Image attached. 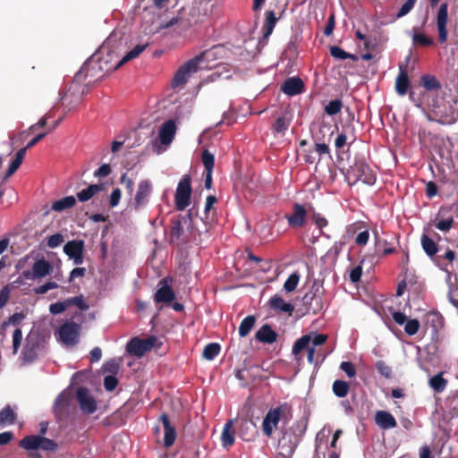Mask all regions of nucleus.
<instances>
[{"label":"nucleus","instance_id":"nucleus-58","mask_svg":"<svg viewBox=\"0 0 458 458\" xmlns=\"http://www.w3.org/2000/svg\"><path fill=\"white\" fill-rule=\"evenodd\" d=\"M340 369L349 377H353L356 376V369L351 361H342Z\"/></svg>","mask_w":458,"mask_h":458},{"label":"nucleus","instance_id":"nucleus-61","mask_svg":"<svg viewBox=\"0 0 458 458\" xmlns=\"http://www.w3.org/2000/svg\"><path fill=\"white\" fill-rule=\"evenodd\" d=\"M121 196H122L121 190L119 188H115L110 195V199H109L110 207H112V208L116 207L120 202Z\"/></svg>","mask_w":458,"mask_h":458},{"label":"nucleus","instance_id":"nucleus-43","mask_svg":"<svg viewBox=\"0 0 458 458\" xmlns=\"http://www.w3.org/2000/svg\"><path fill=\"white\" fill-rule=\"evenodd\" d=\"M310 218H311L312 222L314 223V225L319 229L320 235H323V236H326L328 238L329 236L327 235L323 231V229L328 225L327 219L322 214L316 212V211L312 212Z\"/></svg>","mask_w":458,"mask_h":458},{"label":"nucleus","instance_id":"nucleus-26","mask_svg":"<svg viewBox=\"0 0 458 458\" xmlns=\"http://www.w3.org/2000/svg\"><path fill=\"white\" fill-rule=\"evenodd\" d=\"M71 402V396L66 394H60L54 403V413L56 417L61 418L64 416L68 410V406Z\"/></svg>","mask_w":458,"mask_h":458},{"label":"nucleus","instance_id":"nucleus-16","mask_svg":"<svg viewBox=\"0 0 458 458\" xmlns=\"http://www.w3.org/2000/svg\"><path fill=\"white\" fill-rule=\"evenodd\" d=\"M52 266L45 259H38L32 266V271H24L23 276L27 279L41 278L50 274Z\"/></svg>","mask_w":458,"mask_h":458},{"label":"nucleus","instance_id":"nucleus-33","mask_svg":"<svg viewBox=\"0 0 458 458\" xmlns=\"http://www.w3.org/2000/svg\"><path fill=\"white\" fill-rule=\"evenodd\" d=\"M76 204V199L73 196H67L55 200L52 204V209L56 212H62L65 209L72 208Z\"/></svg>","mask_w":458,"mask_h":458},{"label":"nucleus","instance_id":"nucleus-11","mask_svg":"<svg viewBox=\"0 0 458 458\" xmlns=\"http://www.w3.org/2000/svg\"><path fill=\"white\" fill-rule=\"evenodd\" d=\"M448 22V4L443 3L440 4L436 19V25L437 29V40L440 44H445L448 38L447 31Z\"/></svg>","mask_w":458,"mask_h":458},{"label":"nucleus","instance_id":"nucleus-25","mask_svg":"<svg viewBox=\"0 0 458 458\" xmlns=\"http://www.w3.org/2000/svg\"><path fill=\"white\" fill-rule=\"evenodd\" d=\"M375 421L383 429H389L397 426L394 417L388 411H378L375 415Z\"/></svg>","mask_w":458,"mask_h":458},{"label":"nucleus","instance_id":"nucleus-45","mask_svg":"<svg viewBox=\"0 0 458 458\" xmlns=\"http://www.w3.org/2000/svg\"><path fill=\"white\" fill-rule=\"evenodd\" d=\"M300 281V275L297 272L291 274L284 284V289L287 293L293 292Z\"/></svg>","mask_w":458,"mask_h":458},{"label":"nucleus","instance_id":"nucleus-64","mask_svg":"<svg viewBox=\"0 0 458 458\" xmlns=\"http://www.w3.org/2000/svg\"><path fill=\"white\" fill-rule=\"evenodd\" d=\"M369 238V233L368 230L359 233L355 238V243L357 245H366Z\"/></svg>","mask_w":458,"mask_h":458},{"label":"nucleus","instance_id":"nucleus-36","mask_svg":"<svg viewBox=\"0 0 458 458\" xmlns=\"http://www.w3.org/2000/svg\"><path fill=\"white\" fill-rule=\"evenodd\" d=\"M16 420V413L8 405L0 411V426L13 425Z\"/></svg>","mask_w":458,"mask_h":458},{"label":"nucleus","instance_id":"nucleus-13","mask_svg":"<svg viewBox=\"0 0 458 458\" xmlns=\"http://www.w3.org/2000/svg\"><path fill=\"white\" fill-rule=\"evenodd\" d=\"M151 192L152 184L148 180H142L139 182L133 201V207L135 210H139L147 206Z\"/></svg>","mask_w":458,"mask_h":458},{"label":"nucleus","instance_id":"nucleus-42","mask_svg":"<svg viewBox=\"0 0 458 458\" xmlns=\"http://www.w3.org/2000/svg\"><path fill=\"white\" fill-rule=\"evenodd\" d=\"M290 125V120L285 114L279 116L272 125L273 132L276 134L284 133Z\"/></svg>","mask_w":458,"mask_h":458},{"label":"nucleus","instance_id":"nucleus-6","mask_svg":"<svg viewBox=\"0 0 458 458\" xmlns=\"http://www.w3.org/2000/svg\"><path fill=\"white\" fill-rule=\"evenodd\" d=\"M20 446L28 450L41 449L44 451L55 452L58 445L55 441L47 438L41 435H30L23 437L20 441Z\"/></svg>","mask_w":458,"mask_h":458},{"label":"nucleus","instance_id":"nucleus-5","mask_svg":"<svg viewBox=\"0 0 458 458\" xmlns=\"http://www.w3.org/2000/svg\"><path fill=\"white\" fill-rule=\"evenodd\" d=\"M431 112L433 119L443 125L454 124L458 120V110L449 102L434 106Z\"/></svg>","mask_w":458,"mask_h":458},{"label":"nucleus","instance_id":"nucleus-30","mask_svg":"<svg viewBox=\"0 0 458 458\" xmlns=\"http://www.w3.org/2000/svg\"><path fill=\"white\" fill-rule=\"evenodd\" d=\"M421 86L428 91H438L441 89L440 81L436 76L431 74H425L420 79Z\"/></svg>","mask_w":458,"mask_h":458},{"label":"nucleus","instance_id":"nucleus-8","mask_svg":"<svg viewBox=\"0 0 458 458\" xmlns=\"http://www.w3.org/2000/svg\"><path fill=\"white\" fill-rule=\"evenodd\" d=\"M287 410L288 405L284 403L267 411L262 422V431L265 436L268 437L272 436L274 429L277 428L281 418Z\"/></svg>","mask_w":458,"mask_h":458},{"label":"nucleus","instance_id":"nucleus-34","mask_svg":"<svg viewBox=\"0 0 458 458\" xmlns=\"http://www.w3.org/2000/svg\"><path fill=\"white\" fill-rule=\"evenodd\" d=\"M276 21L277 18L276 17V13L274 11H268L266 13V21L263 26V36L265 38H268L272 34L276 27Z\"/></svg>","mask_w":458,"mask_h":458},{"label":"nucleus","instance_id":"nucleus-39","mask_svg":"<svg viewBox=\"0 0 458 458\" xmlns=\"http://www.w3.org/2000/svg\"><path fill=\"white\" fill-rule=\"evenodd\" d=\"M220 351L219 344L210 343L204 347L202 356L207 360H212L220 353Z\"/></svg>","mask_w":458,"mask_h":458},{"label":"nucleus","instance_id":"nucleus-9","mask_svg":"<svg viewBox=\"0 0 458 458\" xmlns=\"http://www.w3.org/2000/svg\"><path fill=\"white\" fill-rule=\"evenodd\" d=\"M157 341V338L154 335L146 339L133 337L128 342L126 352L132 356L140 358L154 347Z\"/></svg>","mask_w":458,"mask_h":458},{"label":"nucleus","instance_id":"nucleus-7","mask_svg":"<svg viewBox=\"0 0 458 458\" xmlns=\"http://www.w3.org/2000/svg\"><path fill=\"white\" fill-rule=\"evenodd\" d=\"M191 192V176L184 174L179 181L175 191L174 203L177 210L182 211L190 205Z\"/></svg>","mask_w":458,"mask_h":458},{"label":"nucleus","instance_id":"nucleus-28","mask_svg":"<svg viewBox=\"0 0 458 458\" xmlns=\"http://www.w3.org/2000/svg\"><path fill=\"white\" fill-rule=\"evenodd\" d=\"M235 431L233 428V420H228L223 428L221 441L224 447L228 448L234 443Z\"/></svg>","mask_w":458,"mask_h":458},{"label":"nucleus","instance_id":"nucleus-55","mask_svg":"<svg viewBox=\"0 0 458 458\" xmlns=\"http://www.w3.org/2000/svg\"><path fill=\"white\" fill-rule=\"evenodd\" d=\"M118 385V379L113 376L109 375L105 377L104 378V387L106 391H114Z\"/></svg>","mask_w":458,"mask_h":458},{"label":"nucleus","instance_id":"nucleus-29","mask_svg":"<svg viewBox=\"0 0 458 458\" xmlns=\"http://www.w3.org/2000/svg\"><path fill=\"white\" fill-rule=\"evenodd\" d=\"M104 190V184H90L88 188L77 193V198L81 202L89 200L96 193Z\"/></svg>","mask_w":458,"mask_h":458},{"label":"nucleus","instance_id":"nucleus-50","mask_svg":"<svg viewBox=\"0 0 458 458\" xmlns=\"http://www.w3.org/2000/svg\"><path fill=\"white\" fill-rule=\"evenodd\" d=\"M376 369L377 372L384 377L390 378L392 377V369L385 361L377 360L376 363Z\"/></svg>","mask_w":458,"mask_h":458},{"label":"nucleus","instance_id":"nucleus-15","mask_svg":"<svg viewBox=\"0 0 458 458\" xmlns=\"http://www.w3.org/2000/svg\"><path fill=\"white\" fill-rule=\"evenodd\" d=\"M284 218L292 228H301L304 226L307 218V210L303 205L294 203L293 206V213L286 214Z\"/></svg>","mask_w":458,"mask_h":458},{"label":"nucleus","instance_id":"nucleus-18","mask_svg":"<svg viewBox=\"0 0 458 458\" xmlns=\"http://www.w3.org/2000/svg\"><path fill=\"white\" fill-rule=\"evenodd\" d=\"M410 79L407 72V64H399V73L395 79V91L399 96L408 93Z\"/></svg>","mask_w":458,"mask_h":458},{"label":"nucleus","instance_id":"nucleus-53","mask_svg":"<svg viewBox=\"0 0 458 458\" xmlns=\"http://www.w3.org/2000/svg\"><path fill=\"white\" fill-rule=\"evenodd\" d=\"M417 0H407L400 8L399 12L396 14L397 18L403 17L407 13H409L412 8L414 7Z\"/></svg>","mask_w":458,"mask_h":458},{"label":"nucleus","instance_id":"nucleus-10","mask_svg":"<svg viewBox=\"0 0 458 458\" xmlns=\"http://www.w3.org/2000/svg\"><path fill=\"white\" fill-rule=\"evenodd\" d=\"M80 330V325L75 322H65L58 330L59 340L65 345L73 346L79 342Z\"/></svg>","mask_w":458,"mask_h":458},{"label":"nucleus","instance_id":"nucleus-35","mask_svg":"<svg viewBox=\"0 0 458 458\" xmlns=\"http://www.w3.org/2000/svg\"><path fill=\"white\" fill-rule=\"evenodd\" d=\"M420 242L422 249L428 256L433 257L434 255L437 254L438 247L437 244L434 242V240H432L430 237L424 233L421 236Z\"/></svg>","mask_w":458,"mask_h":458},{"label":"nucleus","instance_id":"nucleus-24","mask_svg":"<svg viewBox=\"0 0 458 458\" xmlns=\"http://www.w3.org/2000/svg\"><path fill=\"white\" fill-rule=\"evenodd\" d=\"M277 333L268 324L263 325L255 335V338L263 344H273L277 339Z\"/></svg>","mask_w":458,"mask_h":458},{"label":"nucleus","instance_id":"nucleus-27","mask_svg":"<svg viewBox=\"0 0 458 458\" xmlns=\"http://www.w3.org/2000/svg\"><path fill=\"white\" fill-rule=\"evenodd\" d=\"M84 242L83 241H69L64 246V252L71 258H80L83 254Z\"/></svg>","mask_w":458,"mask_h":458},{"label":"nucleus","instance_id":"nucleus-19","mask_svg":"<svg viewBox=\"0 0 458 458\" xmlns=\"http://www.w3.org/2000/svg\"><path fill=\"white\" fill-rule=\"evenodd\" d=\"M281 90L288 96L299 95L304 90V83L299 77H291L284 81Z\"/></svg>","mask_w":458,"mask_h":458},{"label":"nucleus","instance_id":"nucleus-51","mask_svg":"<svg viewBox=\"0 0 458 458\" xmlns=\"http://www.w3.org/2000/svg\"><path fill=\"white\" fill-rule=\"evenodd\" d=\"M67 302H68L69 307L71 305H75L81 310H86L89 309V305L85 302L82 295L69 298V299H67Z\"/></svg>","mask_w":458,"mask_h":458},{"label":"nucleus","instance_id":"nucleus-62","mask_svg":"<svg viewBox=\"0 0 458 458\" xmlns=\"http://www.w3.org/2000/svg\"><path fill=\"white\" fill-rule=\"evenodd\" d=\"M111 166L108 164H103L98 170L94 172L95 177H106L111 174Z\"/></svg>","mask_w":458,"mask_h":458},{"label":"nucleus","instance_id":"nucleus-12","mask_svg":"<svg viewBox=\"0 0 458 458\" xmlns=\"http://www.w3.org/2000/svg\"><path fill=\"white\" fill-rule=\"evenodd\" d=\"M453 206H443L439 208L437 216L435 226L441 232L447 233L454 226V220L451 212Z\"/></svg>","mask_w":458,"mask_h":458},{"label":"nucleus","instance_id":"nucleus-59","mask_svg":"<svg viewBox=\"0 0 458 458\" xmlns=\"http://www.w3.org/2000/svg\"><path fill=\"white\" fill-rule=\"evenodd\" d=\"M64 236L60 233L51 235L47 240V246L51 249L56 248L64 242Z\"/></svg>","mask_w":458,"mask_h":458},{"label":"nucleus","instance_id":"nucleus-31","mask_svg":"<svg viewBox=\"0 0 458 458\" xmlns=\"http://www.w3.org/2000/svg\"><path fill=\"white\" fill-rule=\"evenodd\" d=\"M147 45H137L129 51L122 59L114 64V69H118L125 63L138 57L146 48Z\"/></svg>","mask_w":458,"mask_h":458},{"label":"nucleus","instance_id":"nucleus-47","mask_svg":"<svg viewBox=\"0 0 458 458\" xmlns=\"http://www.w3.org/2000/svg\"><path fill=\"white\" fill-rule=\"evenodd\" d=\"M456 258V254L454 250L448 249L445 252L444 256H439V259L447 260L448 262L445 265L440 264L441 268L446 272H450L453 269V262Z\"/></svg>","mask_w":458,"mask_h":458},{"label":"nucleus","instance_id":"nucleus-4","mask_svg":"<svg viewBox=\"0 0 458 458\" xmlns=\"http://www.w3.org/2000/svg\"><path fill=\"white\" fill-rule=\"evenodd\" d=\"M211 54L210 50L204 51L195 57L188 60L184 63L174 74L172 81V87L177 88L184 85L191 73L196 72L199 70V64L202 60Z\"/></svg>","mask_w":458,"mask_h":458},{"label":"nucleus","instance_id":"nucleus-3","mask_svg":"<svg viewBox=\"0 0 458 458\" xmlns=\"http://www.w3.org/2000/svg\"><path fill=\"white\" fill-rule=\"evenodd\" d=\"M345 179L352 186L359 182L367 185H373L376 182V173L363 160H356L345 174Z\"/></svg>","mask_w":458,"mask_h":458},{"label":"nucleus","instance_id":"nucleus-46","mask_svg":"<svg viewBox=\"0 0 458 458\" xmlns=\"http://www.w3.org/2000/svg\"><path fill=\"white\" fill-rule=\"evenodd\" d=\"M343 107V102L341 99H335L331 100L326 106H325V113L328 115H335L337 114Z\"/></svg>","mask_w":458,"mask_h":458},{"label":"nucleus","instance_id":"nucleus-21","mask_svg":"<svg viewBox=\"0 0 458 458\" xmlns=\"http://www.w3.org/2000/svg\"><path fill=\"white\" fill-rule=\"evenodd\" d=\"M176 298V295L171 286L164 284L159 287L154 294L155 303H162L165 305L171 304Z\"/></svg>","mask_w":458,"mask_h":458},{"label":"nucleus","instance_id":"nucleus-37","mask_svg":"<svg viewBox=\"0 0 458 458\" xmlns=\"http://www.w3.org/2000/svg\"><path fill=\"white\" fill-rule=\"evenodd\" d=\"M333 393L339 398L345 397L350 390V385L344 380H335L332 386Z\"/></svg>","mask_w":458,"mask_h":458},{"label":"nucleus","instance_id":"nucleus-40","mask_svg":"<svg viewBox=\"0 0 458 458\" xmlns=\"http://www.w3.org/2000/svg\"><path fill=\"white\" fill-rule=\"evenodd\" d=\"M429 386L437 393H441L445 389L447 380L443 377V373L440 372L429 379Z\"/></svg>","mask_w":458,"mask_h":458},{"label":"nucleus","instance_id":"nucleus-49","mask_svg":"<svg viewBox=\"0 0 458 458\" xmlns=\"http://www.w3.org/2000/svg\"><path fill=\"white\" fill-rule=\"evenodd\" d=\"M404 331L408 335H414L418 333L420 324L416 318L409 319L405 322Z\"/></svg>","mask_w":458,"mask_h":458},{"label":"nucleus","instance_id":"nucleus-41","mask_svg":"<svg viewBox=\"0 0 458 458\" xmlns=\"http://www.w3.org/2000/svg\"><path fill=\"white\" fill-rule=\"evenodd\" d=\"M329 51H330V55L334 58L338 59V60H345V59H352V61L358 60L357 55H355L353 54L347 53L344 49H342L341 47H339L337 46L330 47Z\"/></svg>","mask_w":458,"mask_h":458},{"label":"nucleus","instance_id":"nucleus-38","mask_svg":"<svg viewBox=\"0 0 458 458\" xmlns=\"http://www.w3.org/2000/svg\"><path fill=\"white\" fill-rule=\"evenodd\" d=\"M256 322V318L252 315L247 316L242 319L239 327V335L241 337L247 336Z\"/></svg>","mask_w":458,"mask_h":458},{"label":"nucleus","instance_id":"nucleus-20","mask_svg":"<svg viewBox=\"0 0 458 458\" xmlns=\"http://www.w3.org/2000/svg\"><path fill=\"white\" fill-rule=\"evenodd\" d=\"M160 421L163 424L165 437H164V445L168 448L174 444L176 438V430L175 428L171 424L169 417L166 413H162L160 416Z\"/></svg>","mask_w":458,"mask_h":458},{"label":"nucleus","instance_id":"nucleus-44","mask_svg":"<svg viewBox=\"0 0 458 458\" xmlns=\"http://www.w3.org/2000/svg\"><path fill=\"white\" fill-rule=\"evenodd\" d=\"M201 161L205 167V172H213L215 165V157L208 149H205L201 155Z\"/></svg>","mask_w":458,"mask_h":458},{"label":"nucleus","instance_id":"nucleus-52","mask_svg":"<svg viewBox=\"0 0 458 458\" xmlns=\"http://www.w3.org/2000/svg\"><path fill=\"white\" fill-rule=\"evenodd\" d=\"M68 307H69V305H68L67 300H65L64 301H58L55 303H52L49 306V311L54 315H57V314L63 313Z\"/></svg>","mask_w":458,"mask_h":458},{"label":"nucleus","instance_id":"nucleus-17","mask_svg":"<svg viewBox=\"0 0 458 458\" xmlns=\"http://www.w3.org/2000/svg\"><path fill=\"white\" fill-rule=\"evenodd\" d=\"M311 341L310 335H304L300 337L293 346V354L297 356L301 351L308 349L307 360L309 363H314L315 348H310V343Z\"/></svg>","mask_w":458,"mask_h":458},{"label":"nucleus","instance_id":"nucleus-32","mask_svg":"<svg viewBox=\"0 0 458 458\" xmlns=\"http://www.w3.org/2000/svg\"><path fill=\"white\" fill-rule=\"evenodd\" d=\"M147 45H137L129 51L122 59L114 64V69H118L125 63L138 57L146 48Z\"/></svg>","mask_w":458,"mask_h":458},{"label":"nucleus","instance_id":"nucleus-1","mask_svg":"<svg viewBox=\"0 0 458 458\" xmlns=\"http://www.w3.org/2000/svg\"><path fill=\"white\" fill-rule=\"evenodd\" d=\"M118 57L110 48V43H105L99 51L91 55L81 66V70L74 76V82L85 81L89 85L100 79L106 73L114 71V64H112L113 57Z\"/></svg>","mask_w":458,"mask_h":458},{"label":"nucleus","instance_id":"nucleus-54","mask_svg":"<svg viewBox=\"0 0 458 458\" xmlns=\"http://www.w3.org/2000/svg\"><path fill=\"white\" fill-rule=\"evenodd\" d=\"M364 262V259L360 261V264ZM362 276V267L361 265L356 266L350 271V280L352 283H358L360 282Z\"/></svg>","mask_w":458,"mask_h":458},{"label":"nucleus","instance_id":"nucleus-48","mask_svg":"<svg viewBox=\"0 0 458 458\" xmlns=\"http://www.w3.org/2000/svg\"><path fill=\"white\" fill-rule=\"evenodd\" d=\"M412 42L415 45H420L422 47H429L434 44V41L429 37L422 34V33H414L412 35Z\"/></svg>","mask_w":458,"mask_h":458},{"label":"nucleus","instance_id":"nucleus-2","mask_svg":"<svg viewBox=\"0 0 458 458\" xmlns=\"http://www.w3.org/2000/svg\"><path fill=\"white\" fill-rule=\"evenodd\" d=\"M193 209L186 215H179L171 219L169 242L177 246L183 245L191 241L193 233L192 224Z\"/></svg>","mask_w":458,"mask_h":458},{"label":"nucleus","instance_id":"nucleus-14","mask_svg":"<svg viewBox=\"0 0 458 458\" xmlns=\"http://www.w3.org/2000/svg\"><path fill=\"white\" fill-rule=\"evenodd\" d=\"M81 410L86 414H92L97 411V402L86 387H79L76 393Z\"/></svg>","mask_w":458,"mask_h":458},{"label":"nucleus","instance_id":"nucleus-22","mask_svg":"<svg viewBox=\"0 0 458 458\" xmlns=\"http://www.w3.org/2000/svg\"><path fill=\"white\" fill-rule=\"evenodd\" d=\"M268 306L275 311L285 313L289 316L294 311V306L292 303L286 302L281 296L276 294L269 299Z\"/></svg>","mask_w":458,"mask_h":458},{"label":"nucleus","instance_id":"nucleus-63","mask_svg":"<svg viewBox=\"0 0 458 458\" xmlns=\"http://www.w3.org/2000/svg\"><path fill=\"white\" fill-rule=\"evenodd\" d=\"M120 182L123 184L128 191L129 194L131 195L133 191V181L128 177L127 174L124 173L120 178Z\"/></svg>","mask_w":458,"mask_h":458},{"label":"nucleus","instance_id":"nucleus-60","mask_svg":"<svg viewBox=\"0 0 458 458\" xmlns=\"http://www.w3.org/2000/svg\"><path fill=\"white\" fill-rule=\"evenodd\" d=\"M21 163L22 161L15 157V158L10 164L4 178L6 179L12 176L18 170Z\"/></svg>","mask_w":458,"mask_h":458},{"label":"nucleus","instance_id":"nucleus-23","mask_svg":"<svg viewBox=\"0 0 458 458\" xmlns=\"http://www.w3.org/2000/svg\"><path fill=\"white\" fill-rule=\"evenodd\" d=\"M176 125L173 120L165 122L159 130V139L162 144L168 145L174 138Z\"/></svg>","mask_w":458,"mask_h":458},{"label":"nucleus","instance_id":"nucleus-56","mask_svg":"<svg viewBox=\"0 0 458 458\" xmlns=\"http://www.w3.org/2000/svg\"><path fill=\"white\" fill-rule=\"evenodd\" d=\"M58 287V284L54 281H49L44 284L43 285H40L34 289V293L36 294H45L49 290L56 289Z\"/></svg>","mask_w":458,"mask_h":458},{"label":"nucleus","instance_id":"nucleus-57","mask_svg":"<svg viewBox=\"0 0 458 458\" xmlns=\"http://www.w3.org/2000/svg\"><path fill=\"white\" fill-rule=\"evenodd\" d=\"M22 341V332L20 328H16L13 333V353H16Z\"/></svg>","mask_w":458,"mask_h":458}]
</instances>
